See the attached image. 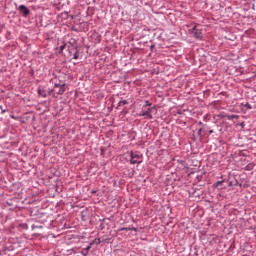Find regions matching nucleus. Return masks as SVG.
<instances>
[{"label": "nucleus", "instance_id": "8", "mask_svg": "<svg viewBox=\"0 0 256 256\" xmlns=\"http://www.w3.org/2000/svg\"><path fill=\"white\" fill-rule=\"evenodd\" d=\"M254 167H255V164L250 163V164L246 165L245 169H246V171H253Z\"/></svg>", "mask_w": 256, "mask_h": 256}, {"label": "nucleus", "instance_id": "5", "mask_svg": "<svg viewBox=\"0 0 256 256\" xmlns=\"http://www.w3.org/2000/svg\"><path fill=\"white\" fill-rule=\"evenodd\" d=\"M89 251H91V244H89L86 248H83V250L81 251V254L83 256H87L89 255Z\"/></svg>", "mask_w": 256, "mask_h": 256}, {"label": "nucleus", "instance_id": "1", "mask_svg": "<svg viewBox=\"0 0 256 256\" xmlns=\"http://www.w3.org/2000/svg\"><path fill=\"white\" fill-rule=\"evenodd\" d=\"M186 27H192L188 31L190 35H193L197 41H202L203 40V30L199 29L195 23H192L190 25H186Z\"/></svg>", "mask_w": 256, "mask_h": 256}, {"label": "nucleus", "instance_id": "7", "mask_svg": "<svg viewBox=\"0 0 256 256\" xmlns=\"http://www.w3.org/2000/svg\"><path fill=\"white\" fill-rule=\"evenodd\" d=\"M38 95L41 97H47V92L41 88H38Z\"/></svg>", "mask_w": 256, "mask_h": 256}, {"label": "nucleus", "instance_id": "19", "mask_svg": "<svg viewBox=\"0 0 256 256\" xmlns=\"http://www.w3.org/2000/svg\"><path fill=\"white\" fill-rule=\"evenodd\" d=\"M63 49H65V45L60 47V51H63Z\"/></svg>", "mask_w": 256, "mask_h": 256}, {"label": "nucleus", "instance_id": "4", "mask_svg": "<svg viewBox=\"0 0 256 256\" xmlns=\"http://www.w3.org/2000/svg\"><path fill=\"white\" fill-rule=\"evenodd\" d=\"M18 10L21 13L22 17H27V15H29L30 13L29 8H27V6L23 4L18 7Z\"/></svg>", "mask_w": 256, "mask_h": 256}, {"label": "nucleus", "instance_id": "6", "mask_svg": "<svg viewBox=\"0 0 256 256\" xmlns=\"http://www.w3.org/2000/svg\"><path fill=\"white\" fill-rule=\"evenodd\" d=\"M65 82H62L61 86L59 87V90L57 91V95H63L65 93Z\"/></svg>", "mask_w": 256, "mask_h": 256}, {"label": "nucleus", "instance_id": "9", "mask_svg": "<svg viewBox=\"0 0 256 256\" xmlns=\"http://www.w3.org/2000/svg\"><path fill=\"white\" fill-rule=\"evenodd\" d=\"M120 231H137V228H127V227H124V228H121Z\"/></svg>", "mask_w": 256, "mask_h": 256}, {"label": "nucleus", "instance_id": "2", "mask_svg": "<svg viewBox=\"0 0 256 256\" xmlns=\"http://www.w3.org/2000/svg\"><path fill=\"white\" fill-rule=\"evenodd\" d=\"M143 163V154L138 151L130 152V164L131 165H141Z\"/></svg>", "mask_w": 256, "mask_h": 256}, {"label": "nucleus", "instance_id": "13", "mask_svg": "<svg viewBox=\"0 0 256 256\" xmlns=\"http://www.w3.org/2000/svg\"><path fill=\"white\" fill-rule=\"evenodd\" d=\"M244 107H246V109H253V106H251V104H249L248 102L244 104Z\"/></svg>", "mask_w": 256, "mask_h": 256}, {"label": "nucleus", "instance_id": "16", "mask_svg": "<svg viewBox=\"0 0 256 256\" xmlns=\"http://www.w3.org/2000/svg\"><path fill=\"white\" fill-rule=\"evenodd\" d=\"M32 229H43V226H35V225H32Z\"/></svg>", "mask_w": 256, "mask_h": 256}, {"label": "nucleus", "instance_id": "23", "mask_svg": "<svg viewBox=\"0 0 256 256\" xmlns=\"http://www.w3.org/2000/svg\"><path fill=\"white\" fill-rule=\"evenodd\" d=\"M71 17V19H73V16H70Z\"/></svg>", "mask_w": 256, "mask_h": 256}, {"label": "nucleus", "instance_id": "20", "mask_svg": "<svg viewBox=\"0 0 256 256\" xmlns=\"http://www.w3.org/2000/svg\"><path fill=\"white\" fill-rule=\"evenodd\" d=\"M201 131H203V129L200 128V129L198 130V135H201Z\"/></svg>", "mask_w": 256, "mask_h": 256}, {"label": "nucleus", "instance_id": "12", "mask_svg": "<svg viewBox=\"0 0 256 256\" xmlns=\"http://www.w3.org/2000/svg\"><path fill=\"white\" fill-rule=\"evenodd\" d=\"M73 59H79V49H76V51L73 55Z\"/></svg>", "mask_w": 256, "mask_h": 256}, {"label": "nucleus", "instance_id": "15", "mask_svg": "<svg viewBox=\"0 0 256 256\" xmlns=\"http://www.w3.org/2000/svg\"><path fill=\"white\" fill-rule=\"evenodd\" d=\"M223 180H220V181H217L216 183H215V186L216 187H219V185H223Z\"/></svg>", "mask_w": 256, "mask_h": 256}, {"label": "nucleus", "instance_id": "3", "mask_svg": "<svg viewBox=\"0 0 256 256\" xmlns=\"http://www.w3.org/2000/svg\"><path fill=\"white\" fill-rule=\"evenodd\" d=\"M153 109H155V107H150V108H147L145 110L142 109V111L138 114L139 117H146V119H153Z\"/></svg>", "mask_w": 256, "mask_h": 256}, {"label": "nucleus", "instance_id": "21", "mask_svg": "<svg viewBox=\"0 0 256 256\" xmlns=\"http://www.w3.org/2000/svg\"><path fill=\"white\" fill-rule=\"evenodd\" d=\"M96 243L97 244L101 243V238H98Z\"/></svg>", "mask_w": 256, "mask_h": 256}, {"label": "nucleus", "instance_id": "10", "mask_svg": "<svg viewBox=\"0 0 256 256\" xmlns=\"http://www.w3.org/2000/svg\"><path fill=\"white\" fill-rule=\"evenodd\" d=\"M121 105H129V102L127 100H121L119 103H118V107H121Z\"/></svg>", "mask_w": 256, "mask_h": 256}, {"label": "nucleus", "instance_id": "17", "mask_svg": "<svg viewBox=\"0 0 256 256\" xmlns=\"http://www.w3.org/2000/svg\"><path fill=\"white\" fill-rule=\"evenodd\" d=\"M240 127H241L242 129H245V122L240 123Z\"/></svg>", "mask_w": 256, "mask_h": 256}, {"label": "nucleus", "instance_id": "22", "mask_svg": "<svg viewBox=\"0 0 256 256\" xmlns=\"http://www.w3.org/2000/svg\"><path fill=\"white\" fill-rule=\"evenodd\" d=\"M213 133H214V131H213V130H210V131H209V134H210V135H211V134H213Z\"/></svg>", "mask_w": 256, "mask_h": 256}, {"label": "nucleus", "instance_id": "11", "mask_svg": "<svg viewBox=\"0 0 256 256\" xmlns=\"http://www.w3.org/2000/svg\"><path fill=\"white\" fill-rule=\"evenodd\" d=\"M147 107H151V102L148 100L145 101V105H143L142 109H146Z\"/></svg>", "mask_w": 256, "mask_h": 256}, {"label": "nucleus", "instance_id": "14", "mask_svg": "<svg viewBox=\"0 0 256 256\" xmlns=\"http://www.w3.org/2000/svg\"><path fill=\"white\" fill-rule=\"evenodd\" d=\"M61 85H63V82H59V83H55L54 84V88L57 89V87H60Z\"/></svg>", "mask_w": 256, "mask_h": 256}, {"label": "nucleus", "instance_id": "18", "mask_svg": "<svg viewBox=\"0 0 256 256\" xmlns=\"http://www.w3.org/2000/svg\"><path fill=\"white\" fill-rule=\"evenodd\" d=\"M238 117H239V116H237V115H232V116H231L232 119H237Z\"/></svg>", "mask_w": 256, "mask_h": 256}]
</instances>
